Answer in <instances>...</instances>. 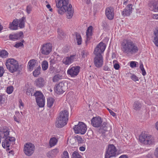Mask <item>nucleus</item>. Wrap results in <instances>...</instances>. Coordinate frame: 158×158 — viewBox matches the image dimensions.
Masks as SVG:
<instances>
[{"mask_svg":"<svg viewBox=\"0 0 158 158\" xmlns=\"http://www.w3.org/2000/svg\"><path fill=\"white\" fill-rule=\"evenodd\" d=\"M56 6L58 9V14L62 15L65 12L67 19H70L73 17L74 13V9L69 0H55Z\"/></svg>","mask_w":158,"mask_h":158,"instance_id":"1","label":"nucleus"},{"mask_svg":"<svg viewBox=\"0 0 158 158\" xmlns=\"http://www.w3.org/2000/svg\"><path fill=\"white\" fill-rule=\"evenodd\" d=\"M121 49L125 54L132 55L137 53L139 48L137 45L130 39H125L121 42Z\"/></svg>","mask_w":158,"mask_h":158,"instance_id":"2","label":"nucleus"},{"mask_svg":"<svg viewBox=\"0 0 158 158\" xmlns=\"http://www.w3.org/2000/svg\"><path fill=\"white\" fill-rule=\"evenodd\" d=\"M6 65L11 73L16 71L19 68L18 62L13 59H9L6 60Z\"/></svg>","mask_w":158,"mask_h":158,"instance_id":"3","label":"nucleus"},{"mask_svg":"<svg viewBox=\"0 0 158 158\" xmlns=\"http://www.w3.org/2000/svg\"><path fill=\"white\" fill-rule=\"evenodd\" d=\"M15 139L13 137L8 136L2 141V147L9 151L10 148L15 143Z\"/></svg>","mask_w":158,"mask_h":158,"instance_id":"4","label":"nucleus"},{"mask_svg":"<svg viewBox=\"0 0 158 158\" xmlns=\"http://www.w3.org/2000/svg\"><path fill=\"white\" fill-rule=\"evenodd\" d=\"M73 129L75 133L83 135L86 131L87 126L83 123L79 122L78 125L74 126Z\"/></svg>","mask_w":158,"mask_h":158,"instance_id":"5","label":"nucleus"},{"mask_svg":"<svg viewBox=\"0 0 158 158\" xmlns=\"http://www.w3.org/2000/svg\"><path fill=\"white\" fill-rule=\"evenodd\" d=\"M139 139L141 142L146 144H150L153 142L154 140L151 135L143 132L139 135Z\"/></svg>","mask_w":158,"mask_h":158,"instance_id":"6","label":"nucleus"},{"mask_svg":"<svg viewBox=\"0 0 158 158\" xmlns=\"http://www.w3.org/2000/svg\"><path fill=\"white\" fill-rule=\"evenodd\" d=\"M35 150V146L31 143H25L23 147V152L25 155L31 156L34 153Z\"/></svg>","mask_w":158,"mask_h":158,"instance_id":"7","label":"nucleus"},{"mask_svg":"<svg viewBox=\"0 0 158 158\" xmlns=\"http://www.w3.org/2000/svg\"><path fill=\"white\" fill-rule=\"evenodd\" d=\"M36 102L40 107H43L45 105V98L42 93L40 91H36L34 94Z\"/></svg>","mask_w":158,"mask_h":158,"instance_id":"8","label":"nucleus"},{"mask_svg":"<svg viewBox=\"0 0 158 158\" xmlns=\"http://www.w3.org/2000/svg\"><path fill=\"white\" fill-rule=\"evenodd\" d=\"M92 125L95 127H104L106 126V123L104 122L102 124V119L100 117H93L91 120Z\"/></svg>","mask_w":158,"mask_h":158,"instance_id":"9","label":"nucleus"},{"mask_svg":"<svg viewBox=\"0 0 158 158\" xmlns=\"http://www.w3.org/2000/svg\"><path fill=\"white\" fill-rule=\"evenodd\" d=\"M52 46V44L46 43L44 44L40 47V52L43 55H48L51 52Z\"/></svg>","mask_w":158,"mask_h":158,"instance_id":"10","label":"nucleus"},{"mask_svg":"<svg viewBox=\"0 0 158 158\" xmlns=\"http://www.w3.org/2000/svg\"><path fill=\"white\" fill-rule=\"evenodd\" d=\"M116 151V148L114 145H109L108 149L106 152L105 158H110L115 156Z\"/></svg>","mask_w":158,"mask_h":158,"instance_id":"11","label":"nucleus"},{"mask_svg":"<svg viewBox=\"0 0 158 158\" xmlns=\"http://www.w3.org/2000/svg\"><path fill=\"white\" fill-rule=\"evenodd\" d=\"M80 68V67L78 66H70L67 71V74L71 77H74L78 74Z\"/></svg>","mask_w":158,"mask_h":158,"instance_id":"12","label":"nucleus"},{"mask_svg":"<svg viewBox=\"0 0 158 158\" xmlns=\"http://www.w3.org/2000/svg\"><path fill=\"white\" fill-rule=\"evenodd\" d=\"M106 44L102 42H100L96 47L94 50L95 55H99L103 53L106 48Z\"/></svg>","mask_w":158,"mask_h":158,"instance_id":"13","label":"nucleus"},{"mask_svg":"<svg viewBox=\"0 0 158 158\" xmlns=\"http://www.w3.org/2000/svg\"><path fill=\"white\" fill-rule=\"evenodd\" d=\"M94 59V64L95 66L99 68L102 66L103 64V58L102 55H95Z\"/></svg>","mask_w":158,"mask_h":158,"instance_id":"14","label":"nucleus"},{"mask_svg":"<svg viewBox=\"0 0 158 158\" xmlns=\"http://www.w3.org/2000/svg\"><path fill=\"white\" fill-rule=\"evenodd\" d=\"M105 15L107 18L109 20L113 19L114 17V10L113 8L109 7L105 10Z\"/></svg>","mask_w":158,"mask_h":158,"instance_id":"15","label":"nucleus"},{"mask_svg":"<svg viewBox=\"0 0 158 158\" xmlns=\"http://www.w3.org/2000/svg\"><path fill=\"white\" fill-rule=\"evenodd\" d=\"M75 59V55H71L69 56L64 57L62 62L64 65L68 66L72 63Z\"/></svg>","mask_w":158,"mask_h":158,"instance_id":"16","label":"nucleus"},{"mask_svg":"<svg viewBox=\"0 0 158 158\" xmlns=\"http://www.w3.org/2000/svg\"><path fill=\"white\" fill-rule=\"evenodd\" d=\"M132 5L129 4L122 12V15L123 17L129 16L132 13Z\"/></svg>","mask_w":158,"mask_h":158,"instance_id":"17","label":"nucleus"},{"mask_svg":"<svg viewBox=\"0 0 158 158\" xmlns=\"http://www.w3.org/2000/svg\"><path fill=\"white\" fill-rule=\"evenodd\" d=\"M68 122V121L66 120H64L60 117L57 118L56 121V126L58 128H61L66 125Z\"/></svg>","mask_w":158,"mask_h":158,"instance_id":"18","label":"nucleus"},{"mask_svg":"<svg viewBox=\"0 0 158 158\" xmlns=\"http://www.w3.org/2000/svg\"><path fill=\"white\" fill-rule=\"evenodd\" d=\"M93 27L92 26H89L87 28L86 31V40L85 43L86 44L89 43L92 38V30Z\"/></svg>","mask_w":158,"mask_h":158,"instance_id":"19","label":"nucleus"},{"mask_svg":"<svg viewBox=\"0 0 158 158\" xmlns=\"http://www.w3.org/2000/svg\"><path fill=\"white\" fill-rule=\"evenodd\" d=\"M23 32L20 31L14 34H10L9 35V38L10 40L15 41L21 38L23 36Z\"/></svg>","mask_w":158,"mask_h":158,"instance_id":"20","label":"nucleus"},{"mask_svg":"<svg viewBox=\"0 0 158 158\" xmlns=\"http://www.w3.org/2000/svg\"><path fill=\"white\" fill-rule=\"evenodd\" d=\"M10 131L6 128H1L0 129V137L2 138H6L9 135Z\"/></svg>","mask_w":158,"mask_h":158,"instance_id":"21","label":"nucleus"},{"mask_svg":"<svg viewBox=\"0 0 158 158\" xmlns=\"http://www.w3.org/2000/svg\"><path fill=\"white\" fill-rule=\"evenodd\" d=\"M64 84L62 83H60L56 85L54 88L55 92L58 94H62L64 92L63 87Z\"/></svg>","mask_w":158,"mask_h":158,"instance_id":"22","label":"nucleus"},{"mask_svg":"<svg viewBox=\"0 0 158 158\" xmlns=\"http://www.w3.org/2000/svg\"><path fill=\"white\" fill-rule=\"evenodd\" d=\"M45 84L44 80L41 77L37 79L35 81V84L36 86L40 88L43 87Z\"/></svg>","mask_w":158,"mask_h":158,"instance_id":"23","label":"nucleus"},{"mask_svg":"<svg viewBox=\"0 0 158 158\" xmlns=\"http://www.w3.org/2000/svg\"><path fill=\"white\" fill-rule=\"evenodd\" d=\"M58 117L63 118L64 120H66L67 121H68L69 119V112L66 110H62L60 112Z\"/></svg>","mask_w":158,"mask_h":158,"instance_id":"24","label":"nucleus"},{"mask_svg":"<svg viewBox=\"0 0 158 158\" xmlns=\"http://www.w3.org/2000/svg\"><path fill=\"white\" fill-rule=\"evenodd\" d=\"M36 60L34 59L30 60L28 63V68L30 71H31L36 67Z\"/></svg>","mask_w":158,"mask_h":158,"instance_id":"25","label":"nucleus"},{"mask_svg":"<svg viewBox=\"0 0 158 158\" xmlns=\"http://www.w3.org/2000/svg\"><path fill=\"white\" fill-rule=\"evenodd\" d=\"M9 28L12 30H16L18 29V21L17 20H14L12 23H10Z\"/></svg>","mask_w":158,"mask_h":158,"instance_id":"26","label":"nucleus"},{"mask_svg":"<svg viewBox=\"0 0 158 158\" xmlns=\"http://www.w3.org/2000/svg\"><path fill=\"white\" fill-rule=\"evenodd\" d=\"M7 101V96L3 94H0V106L5 105Z\"/></svg>","mask_w":158,"mask_h":158,"instance_id":"27","label":"nucleus"},{"mask_svg":"<svg viewBox=\"0 0 158 158\" xmlns=\"http://www.w3.org/2000/svg\"><path fill=\"white\" fill-rule=\"evenodd\" d=\"M59 152L57 149L55 148L49 151L47 153V156L49 158H52L55 156Z\"/></svg>","mask_w":158,"mask_h":158,"instance_id":"28","label":"nucleus"},{"mask_svg":"<svg viewBox=\"0 0 158 158\" xmlns=\"http://www.w3.org/2000/svg\"><path fill=\"white\" fill-rule=\"evenodd\" d=\"M26 21V18L24 17H22L19 19L18 21V26L20 28H22L24 27L25 23Z\"/></svg>","mask_w":158,"mask_h":158,"instance_id":"29","label":"nucleus"},{"mask_svg":"<svg viewBox=\"0 0 158 158\" xmlns=\"http://www.w3.org/2000/svg\"><path fill=\"white\" fill-rule=\"evenodd\" d=\"M58 139L55 137H52L50 138L49 144L51 147H53L57 144L58 141Z\"/></svg>","mask_w":158,"mask_h":158,"instance_id":"30","label":"nucleus"},{"mask_svg":"<svg viewBox=\"0 0 158 158\" xmlns=\"http://www.w3.org/2000/svg\"><path fill=\"white\" fill-rule=\"evenodd\" d=\"M141 104L139 101H135L133 104V108L136 110H140L142 107Z\"/></svg>","mask_w":158,"mask_h":158,"instance_id":"31","label":"nucleus"},{"mask_svg":"<svg viewBox=\"0 0 158 158\" xmlns=\"http://www.w3.org/2000/svg\"><path fill=\"white\" fill-rule=\"evenodd\" d=\"M22 117L21 115L19 112L16 111L15 113V114L14 116L15 120L18 123H19L20 119Z\"/></svg>","mask_w":158,"mask_h":158,"instance_id":"32","label":"nucleus"},{"mask_svg":"<svg viewBox=\"0 0 158 158\" xmlns=\"http://www.w3.org/2000/svg\"><path fill=\"white\" fill-rule=\"evenodd\" d=\"M34 89L33 88L29 87L26 90V94L28 96H34Z\"/></svg>","mask_w":158,"mask_h":158,"instance_id":"33","label":"nucleus"},{"mask_svg":"<svg viewBox=\"0 0 158 158\" xmlns=\"http://www.w3.org/2000/svg\"><path fill=\"white\" fill-rule=\"evenodd\" d=\"M55 100L52 98H49L47 99V106L49 107H51L54 104Z\"/></svg>","mask_w":158,"mask_h":158,"instance_id":"34","label":"nucleus"},{"mask_svg":"<svg viewBox=\"0 0 158 158\" xmlns=\"http://www.w3.org/2000/svg\"><path fill=\"white\" fill-rule=\"evenodd\" d=\"M155 37L153 42L155 45L158 47V30L154 33Z\"/></svg>","mask_w":158,"mask_h":158,"instance_id":"35","label":"nucleus"},{"mask_svg":"<svg viewBox=\"0 0 158 158\" xmlns=\"http://www.w3.org/2000/svg\"><path fill=\"white\" fill-rule=\"evenodd\" d=\"M57 37L59 39H62L64 35V33L62 30L59 29L57 31Z\"/></svg>","mask_w":158,"mask_h":158,"instance_id":"36","label":"nucleus"},{"mask_svg":"<svg viewBox=\"0 0 158 158\" xmlns=\"http://www.w3.org/2000/svg\"><path fill=\"white\" fill-rule=\"evenodd\" d=\"M8 53L5 50H2L0 51V57L5 58L8 56Z\"/></svg>","mask_w":158,"mask_h":158,"instance_id":"37","label":"nucleus"},{"mask_svg":"<svg viewBox=\"0 0 158 158\" xmlns=\"http://www.w3.org/2000/svg\"><path fill=\"white\" fill-rule=\"evenodd\" d=\"M76 40L78 45H80L81 44L82 40L81 36L79 34L77 33L76 34Z\"/></svg>","mask_w":158,"mask_h":158,"instance_id":"38","label":"nucleus"},{"mask_svg":"<svg viewBox=\"0 0 158 158\" xmlns=\"http://www.w3.org/2000/svg\"><path fill=\"white\" fill-rule=\"evenodd\" d=\"M41 68L40 66L38 67L37 68L33 71V75L35 77H37L40 73Z\"/></svg>","mask_w":158,"mask_h":158,"instance_id":"39","label":"nucleus"},{"mask_svg":"<svg viewBox=\"0 0 158 158\" xmlns=\"http://www.w3.org/2000/svg\"><path fill=\"white\" fill-rule=\"evenodd\" d=\"M48 67V63L47 61H44L42 63V69L43 70L47 69Z\"/></svg>","mask_w":158,"mask_h":158,"instance_id":"40","label":"nucleus"},{"mask_svg":"<svg viewBox=\"0 0 158 158\" xmlns=\"http://www.w3.org/2000/svg\"><path fill=\"white\" fill-rule=\"evenodd\" d=\"M14 88L13 86H10L7 87L6 92L8 94H10L12 93Z\"/></svg>","mask_w":158,"mask_h":158,"instance_id":"41","label":"nucleus"},{"mask_svg":"<svg viewBox=\"0 0 158 158\" xmlns=\"http://www.w3.org/2000/svg\"><path fill=\"white\" fill-rule=\"evenodd\" d=\"M114 68L116 70H118L120 68V66L116 60H114L113 62Z\"/></svg>","mask_w":158,"mask_h":158,"instance_id":"42","label":"nucleus"},{"mask_svg":"<svg viewBox=\"0 0 158 158\" xmlns=\"http://www.w3.org/2000/svg\"><path fill=\"white\" fill-rule=\"evenodd\" d=\"M72 158H81V156L79 154L78 152L75 151L72 154Z\"/></svg>","mask_w":158,"mask_h":158,"instance_id":"43","label":"nucleus"},{"mask_svg":"<svg viewBox=\"0 0 158 158\" xmlns=\"http://www.w3.org/2000/svg\"><path fill=\"white\" fill-rule=\"evenodd\" d=\"M61 158H69L68 152L66 151H64L61 155Z\"/></svg>","mask_w":158,"mask_h":158,"instance_id":"44","label":"nucleus"},{"mask_svg":"<svg viewBox=\"0 0 158 158\" xmlns=\"http://www.w3.org/2000/svg\"><path fill=\"white\" fill-rule=\"evenodd\" d=\"M138 64V62L135 61H131L130 62V66L132 68L136 67L137 64Z\"/></svg>","mask_w":158,"mask_h":158,"instance_id":"45","label":"nucleus"},{"mask_svg":"<svg viewBox=\"0 0 158 158\" xmlns=\"http://www.w3.org/2000/svg\"><path fill=\"white\" fill-rule=\"evenodd\" d=\"M131 78L133 81H139L138 77L134 74H131Z\"/></svg>","mask_w":158,"mask_h":158,"instance_id":"46","label":"nucleus"},{"mask_svg":"<svg viewBox=\"0 0 158 158\" xmlns=\"http://www.w3.org/2000/svg\"><path fill=\"white\" fill-rule=\"evenodd\" d=\"M60 76L58 74H57L53 78V81L56 82L59 81L60 79Z\"/></svg>","mask_w":158,"mask_h":158,"instance_id":"47","label":"nucleus"},{"mask_svg":"<svg viewBox=\"0 0 158 158\" xmlns=\"http://www.w3.org/2000/svg\"><path fill=\"white\" fill-rule=\"evenodd\" d=\"M32 10V7L30 5H29L27 6L26 11L27 12L28 14H29L31 13V11Z\"/></svg>","mask_w":158,"mask_h":158,"instance_id":"48","label":"nucleus"},{"mask_svg":"<svg viewBox=\"0 0 158 158\" xmlns=\"http://www.w3.org/2000/svg\"><path fill=\"white\" fill-rule=\"evenodd\" d=\"M19 105L20 109H22L24 106V104L21 100H20L19 101Z\"/></svg>","mask_w":158,"mask_h":158,"instance_id":"49","label":"nucleus"},{"mask_svg":"<svg viewBox=\"0 0 158 158\" xmlns=\"http://www.w3.org/2000/svg\"><path fill=\"white\" fill-rule=\"evenodd\" d=\"M23 44L22 42H19L17 43L15 45V47L16 48H18L20 47L23 46Z\"/></svg>","mask_w":158,"mask_h":158,"instance_id":"50","label":"nucleus"},{"mask_svg":"<svg viewBox=\"0 0 158 158\" xmlns=\"http://www.w3.org/2000/svg\"><path fill=\"white\" fill-rule=\"evenodd\" d=\"M4 73V70L3 68L0 66V77L3 76Z\"/></svg>","mask_w":158,"mask_h":158,"instance_id":"51","label":"nucleus"},{"mask_svg":"<svg viewBox=\"0 0 158 158\" xmlns=\"http://www.w3.org/2000/svg\"><path fill=\"white\" fill-rule=\"evenodd\" d=\"M107 109L108 110L111 115H112L113 116H115V113L113 111H112V110H110L108 108H107Z\"/></svg>","mask_w":158,"mask_h":158,"instance_id":"52","label":"nucleus"},{"mask_svg":"<svg viewBox=\"0 0 158 158\" xmlns=\"http://www.w3.org/2000/svg\"><path fill=\"white\" fill-rule=\"evenodd\" d=\"M103 69L104 70L106 71H109L110 70V69L107 65H105L104 66L103 68Z\"/></svg>","mask_w":158,"mask_h":158,"instance_id":"53","label":"nucleus"},{"mask_svg":"<svg viewBox=\"0 0 158 158\" xmlns=\"http://www.w3.org/2000/svg\"><path fill=\"white\" fill-rule=\"evenodd\" d=\"M152 17L153 19L158 20V14H153L152 15Z\"/></svg>","mask_w":158,"mask_h":158,"instance_id":"54","label":"nucleus"},{"mask_svg":"<svg viewBox=\"0 0 158 158\" xmlns=\"http://www.w3.org/2000/svg\"><path fill=\"white\" fill-rule=\"evenodd\" d=\"M154 154L156 157L158 158V147L156 149Z\"/></svg>","mask_w":158,"mask_h":158,"instance_id":"55","label":"nucleus"},{"mask_svg":"<svg viewBox=\"0 0 158 158\" xmlns=\"http://www.w3.org/2000/svg\"><path fill=\"white\" fill-rule=\"evenodd\" d=\"M142 72V74L143 76H145L146 75V72L144 69L143 68V69H140Z\"/></svg>","mask_w":158,"mask_h":158,"instance_id":"56","label":"nucleus"},{"mask_svg":"<svg viewBox=\"0 0 158 158\" xmlns=\"http://www.w3.org/2000/svg\"><path fill=\"white\" fill-rule=\"evenodd\" d=\"M85 149V147L81 146L79 148V150L81 151H84Z\"/></svg>","mask_w":158,"mask_h":158,"instance_id":"57","label":"nucleus"},{"mask_svg":"<svg viewBox=\"0 0 158 158\" xmlns=\"http://www.w3.org/2000/svg\"><path fill=\"white\" fill-rule=\"evenodd\" d=\"M46 7L49 9V10L51 11H52V9L51 8L50 5L49 4H48L46 6Z\"/></svg>","mask_w":158,"mask_h":158,"instance_id":"58","label":"nucleus"},{"mask_svg":"<svg viewBox=\"0 0 158 158\" xmlns=\"http://www.w3.org/2000/svg\"><path fill=\"white\" fill-rule=\"evenodd\" d=\"M85 52L84 51H83L81 53V55L82 56V57L83 58H85L86 56V55L85 54Z\"/></svg>","mask_w":158,"mask_h":158,"instance_id":"59","label":"nucleus"},{"mask_svg":"<svg viewBox=\"0 0 158 158\" xmlns=\"http://www.w3.org/2000/svg\"><path fill=\"white\" fill-rule=\"evenodd\" d=\"M119 158H128L126 155H123L120 156Z\"/></svg>","mask_w":158,"mask_h":158,"instance_id":"60","label":"nucleus"},{"mask_svg":"<svg viewBox=\"0 0 158 158\" xmlns=\"http://www.w3.org/2000/svg\"><path fill=\"white\" fill-rule=\"evenodd\" d=\"M140 69H143L144 68L143 66V64L142 62L140 63Z\"/></svg>","mask_w":158,"mask_h":158,"instance_id":"61","label":"nucleus"},{"mask_svg":"<svg viewBox=\"0 0 158 158\" xmlns=\"http://www.w3.org/2000/svg\"><path fill=\"white\" fill-rule=\"evenodd\" d=\"M156 128L158 131V121L156 122L155 124Z\"/></svg>","mask_w":158,"mask_h":158,"instance_id":"62","label":"nucleus"},{"mask_svg":"<svg viewBox=\"0 0 158 158\" xmlns=\"http://www.w3.org/2000/svg\"><path fill=\"white\" fill-rule=\"evenodd\" d=\"M9 153L10 154H11L12 155H13L14 154V151L12 150L9 151Z\"/></svg>","mask_w":158,"mask_h":158,"instance_id":"63","label":"nucleus"},{"mask_svg":"<svg viewBox=\"0 0 158 158\" xmlns=\"http://www.w3.org/2000/svg\"><path fill=\"white\" fill-rule=\"evenodd\" d=\"M3 152L2 150L0 149V156L2 155Z\"/></svg>","mask_w":158,"mask_h":158,"instance_id":"64","label":"nucleus"}]
</instances>
